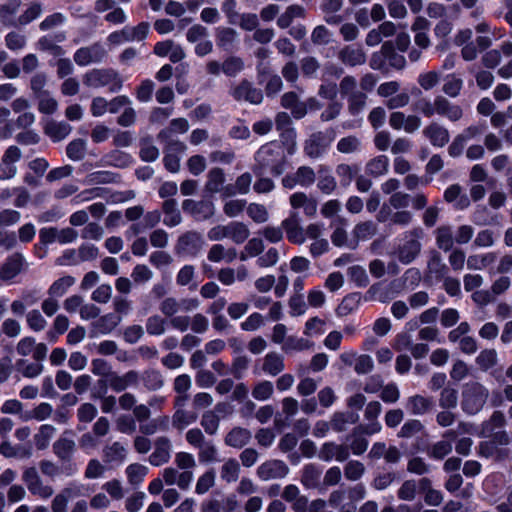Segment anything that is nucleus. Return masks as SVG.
<instances>
[{
    "label": "nucleus",
    "mask_w": 512,
    "mask_h": 512,
    "mask_svg": "<svg viewBox=\"0 0 512 512\" xmlns=\"http://www.w3.org/2000/svg\"><path fill=\"white\" fill-rule=\"evenodd\" d=\"M349 456V447L345 444H336L335 442L324 443L318 453V457L325 462H329L333 458L339 462H344Z\"/></svg>",
    "instance_id": "obj_16"
},
{
    "label": "nucleus",
    "mask_w": 512,
    "mask_h": 512,
    "mask_svg": "<svg viewBox=\"0 0 512 512\" xmlns=\"http://www.w3.org/2000/svg\"><path fill=\"white\" fill-rule=\"evenodd\" d=\"M435 114L446 117L452 122L460 120L463 110L459 105L453 104L445 96L437 95L433 100Z\"/></svg>",
    "instance_id": "obj_13"
},
{
    "label": "nucleus",
    "mask_w": 512,
    "mask_h": 512,
    "mask_svg": "<svg viewBox=\"0 0 512 512\" xmlns=\"http://www.w3.org/2000/svg\"><path fill=\"white\" fill-rule=\"evenodd\" d=\"M182 209L190 213L195 220L205 221L211 219L215 215V205L210 200L195 201L186 199L182 203Z\"/></svg>",
    "instance_id": "obj_10"
},
{
    "label": "nucleus",
    "mask_w": 512,
    "mask_h": 512,
    "mask_svg": "<svg viewBox=\"0 0 512 512\" xmlns=\"http://www.w3.org/2000/svg\"><path fill=\"white\" fill-rule=\"evenodd\" d=\"M240 470L241 468L238 461L234 458H229L221 466V479L226 483L236 482L239 478Z\"/></svg>",
    "instance_id": "obj_41"
},
{
    "label": "nucleus",
    "mask_w": 512,
    "mask_h": 512,
    "mask_svg": "<svg viewBox=\"0 0 512 512\" xmlns=\"http://www.w3.org/2000/svg\"><path fill=\"white\" fill-rule=\"evenodd\" d=\"M335 138V131L329 128L325 131H317L309 135L304 142V153L312 159L321 157Z\"/></svg>",
    "instance_id": "obj_4"
},
{
    "label": "nucleus",
    "mask_w": 512,
    "mask_h": 512,
    "mask_svg": "<svg viewBox=\"0 0 512 512\" xmlns=\"http://www.w3.org/2000/svg\"><path fill=\"white\" fill-rule=\"evenodd\" d=\"M285 368L283 357L276 353L270 352L264 357L262 369L265 373L276 376Z\"/></svg>",
    "instance_id": "obj_34"
},
{
    "label": "nucleus",
    "mask_w": 512,
    "mask_h": 512,
    "mask_svg": "<svg viewBox=\"0 0 512 512\" xmlns=\"http://www.w3.org/2000/svg\"><path fill=\"white\" fill-rule=\"evenodd\" d=\"M139 144V156L142 161L153 162L158 159L160 152L159 149L154 145L153 138L151 136L141 138Z\"/></svg>",
    "instance_id": "obj_38"
},
{
    "label": "nucleus",
    "mask_w": 512,
    "mask_h": 512,
    "mask_svg": "<svg viewBox=\"0 0 512 512\" xmlns=\"http://www.w3.org/2000/svg\"><path fill=\"white\" fill-rule=\"evenodd\" d=\"M229 238L235 244H242L250 236V230L248 226L239 221H233L229 223Z\"/></svg>",
    "instance_id": "obj_43"
},
{
    "label": "nucleus",
    "mask_w": 512,
    "mask_h": 512,
    "mask_svg": "<svg viewBox=\"0 0 512 512\" xmlns=\"http://www.w3.org/2000/svg\"><path fill=\"white\" fill-rule=\"evenodd\" d=\"M35 97L38 99V110L41 113L52 114L57 110V101L47 91H39Z\"/></svg>",
    "instance_id": "obj_50"
},
{
    "label": "nucleus",
    "mask_w": 512,
    "mask_h": 512,
    "mask_svg": "<svg viewBox=\"0 0 512 512\" xmlns=\"http://www.w3.org/2000/svg\"><path fill=\"white\" fill-rule=\"evenodd\" d=\"M382 51L386 60L389 62L390 67L397 70L404 69L406 66V59L395 51V46L392 41L384 42L382 44Z\"/></svg>",
    "instance_id": "obj_32"
},
{
    "label": "nucleus",
    "mask_w": 512,
    "mask_h": 512,
    "mask_svg": "<svg viewBox=\"0 0 512 512\" xmlns=\"http://www.w3.org/2000/svg\"><path fill=\"white\" fill-rule=\"evenodd\" d=\"M496 260L494 253L485 255H471L467 259V267L472 270H481L492 264Z\"/></svg>",
    "instance_id": "obj_56"
},
{
    "label": "nucleus",
    "mask_w": 512,
    "mask_h": 512,
    "mask_svg": "<svg viewBox=\"0 0 512 512\" xmlns=\"http://www.w3.org/2000/svg\"><path fill=\"white\" fill-rule=\"evenodd\" d=\"M121 321L122 317L120 315L108 313L101 316L96 322H94L93 326L99 333L109 334L120 324Z\"/></svg>",
    "instance_id": "obj_39"
},
{
    "label": "nucleus",
    "mask_w": 512,
    "mask_h": 512,
    "mask_svg": "<svg viewBox=\"0 0 512 512\" xmlns=\"http://www.w3.org/2000/svg\"><path fill=\"white\" fill-rule=\"evenodd\" d=\"M205 240L203 235L195 230L181 234L175 244V253L180 256H197L203 249Z\"/></svg>",
    "instance_id": "obj_6"
},
{
    "label": "nucleus",
    "mask_w": 512,
    "mask_h": 512,
    "mask_svg": "<svg viewBox=\"0 0 512 512\" xmlns=\"http://www.w3.org/2000/svg\"><path fill=\"white\" fill-rule=\"evenodd\" d=\"M86 152V142L83 139H76L70 142L66 148L67 156L73 161L82 160Z\"/></svg>",
    "instance_id": "obj_63"
},
{
    "label": "nucleus",
    "mask_w": 512,
    "mask_h": 512,
    "mask_svg": "<svg viewBox=\"0 0 512 512\" xmlns=\"http://www.w3.org/2000/svg\"><path fill=\"white\" fill-rule=\"evenodd\" d=\"M489 390L478 381H469L462 386L461 408L468 415H476L487 403Z\"/></svg>",
    "instance_id": "obj_2"
},
{
    "label": "nucleus",
    "mask_w": 512,
    "mask_h": 512,
    "mask_svg": "<svg viewBox=\"0 0 512 512\" xmlns=\"http://www.w3.org/2000/svg\"><path fill=\"white\" fill-rule=\"evenodd\" d=\"M72 127L66 122L47 121L45 133L54 141H60L69 135Z\"/></svg>",
    "instance_id": "obj_35"
},
{
    "label": "nucleus",
    "mask_w": 512,
    "mask_h": 512,
    "mask_svg": "<svg viewBox=\"0 0 512 512\" xmlns=\"http://www.w3.org/2000/svg\"><path fill=\"white\" fill-rule=\"evenodd\" d=\"M282 227L285 230L287 239L291 243L301 245L305 242L306 237L304 229L300 224L298 212H291L290 215L282 221Z\"/></svg>",
    "instance_id": "obj_12"
},
{
    "label": "nucleus",
    "mask_w": 512,
    "mask_h": 512,
    "mask_svg": "<svg viewBox=\"0 0 512 512\" xmlns=\"http://www.w3.org/2000/svg\"><path fill=\"white\" fill-rule=\"evenodd\" d=\"M322 469L316 464H307L302 469L301 483L308 489L319 487Z\"/></svg>",
    "instance_id": "obj_27"
},
{
    "label": "nucleus",
    "mask_w": 512,
    "mask_h": 512,
    "mask_svg": "<svg viewBox=\"0 0 512 512\" xmlns=\"http://www.w3.org/2000/svg\"><path fill=\"white\" fill-rule=\"evenodd\" d=\"M127 448L119 441L104 446L102 458L106 464H121L127 457Z\"/></svg>",
    "instance_id": "obj_20"
},
{
    "label": "nucleus",
    "mask_w": 512,
    "mask_h": 512,
    "mask_svg": "<svg viewBox=\"0 0 512 512\" xmlns=\"http://www.w3.org/2000/svg\"><path fill=\"white\" fill-rule=\"evenodd\" d=\"M24 262L25 259L19 252L8 256L0 266V280L7 282L14 279L22 271Z\"/></svg>",
    "instance_id": "obj_15"
},
{
    "label": "nucleus",
    "mask_w": 512,
    "mask_h": 512,
    "mask_svg": "<svg viewBox=\"0 0 512 512\" xmlns=\"http://www.w3.org/2000/svg\"><path fill=\"white\" fill-rule=\"evenodd\" d=\"M79 489L76 487H67L63 489L59 494L55 496L52 501V511L53 512H66L67 504L69 500L73 497L79 495Z\"/></svg>",
    "instance_id": "obj_33"
},
{
    "label": "nucleus",
    "mask_w": 512,
    "mask_h": 512,
    "mask_svg": "<svg viewBox=\"0 0 512 512\" xmlns=\"http://www.w3.org/2000/svg\"><path fill=\"white\" fill-rule=\"evenodd\" d=\"M108 56V51L100 42L81 47L74 53V61L79 66H87L92 63H101Z\"/></svg>",
    "instance_id": "obj_8"
},
{
    "label": "nucleus",
    "mask_w": 512,
    "mask_h": 512,
    "mask_svg": "<svg viewBox=\"0 0 512 512\" xmlns=\"http://www.w3.org/2000/svg\"><path fill=\"white\" fill-rule=\"evenodd\" d=\"M458 391L452 387H444L440 393L439 405L444 409H452L457 406Z\"/></svg>",
    "instance_id": "obj_58"
},
{
    "label": "nucleus",
    "mask_w": 512,
    "mask_h": 512,
    "mask_svg": "<svg viewBox=\"0 0 512 512\" xmlns=\"http://www.w3.org/2000/svg\"><path fill=\"white\" fill-rule=\"evenodd\" d=\"M65 39L64 33H58L54 37L44 36L38 40L37 46L40 51L59 57L64 55L65 51L57 43Z\"/></svg>",
    "instance_id": "obj_24"
},
{
    "label": "nucleus",
    "mask_w": 512,
    "mask_h": 512,
    "mask_svg": "<svg viewBox=\"0 0 512 512\" xmlns=\"http://www.w3.org/2000/svg\"><path fill=\"white\" fill-rule=\"evenodd\" d=\"M225 183V173L219 167L212 168L207 174V181L205 183V191L215 194L221 191Z\"/></svg>",
    "instance_id": "obj_31"
},
{
    "label": "nucleus",
    "mask_w": 512,
    "mask_h": 512,
    "mask_svg": "<svg viewBox=\"0 0 512 512\" xmlns=\"http://www.w3.org/2000/svg\"><path fill=\"white\" fill-rule=\"evenodd\" d=\"M475 361L480 370L486 372L497 364V351L495 349H484L479 353Z\"/></svg>",
    "instance_id": "obj_45"
},
{
    "label": "nucleus",
    "mask_w": 512,
    "mask_h": 512,
    "mask_svg": "<svg viewBox=\"0 0 512 512\" xmlns=\"http://www.w3.org/2000/svg\"><path fill=\"white\" fill-rule=\"evenodd\" d=\"M427 270L436 279H443L447 276L448 266L443 262L440 252L433 250L430 252L427 262Z\"/></svg>",
    "instance_id": "obj_29"
},
{
    "label": "nucleus",
    "mask_w": 512,
    "mask_h": 512,
    "mask_svg": "<svg viewBox=\"0 0 512 512\" xmlns=\"http://www.w3.org/2000/svg\"><path fill=\"white\" fill-rule=\"evenodd\" d=\"M166 320L159 315H152L146 320V331L151 336H159L165 332Z\"/></svg>",
    "instance_id": "obj_62"
},
{
    "label": "nucleus",
    "mask_w": 512,
    "mask_h": 512,
    "mask_svg": "<svg viewBox=\"0 0 512 512\" xmlns=\"http://www.w3.org/2000/svg\"><path fill=\"white\" fill-rule=\"evenodd\" d=\"M197 419L198 413L196 411L186 410L185 408L177 409L172 416V425L176 429L182 430L196 422Z\"/></svg>",
    "instance_id": "obj_36"
},
{
    "label": "nucleus",
    "mask_w": 512,
    "mask_h": 512,
    "mask_svg": "<svg viewBox=\"0 0 512 512\" xmlns=\"http://www.w3.org/2000/svg\"><path fill=\"white\" fill-rule=\"evenodd\" d=\"M75 283V278L67 275L56 280L49 288V295L51 297L63 296L69 287Z\"/></svg>",
    "instance_id": "obj_55"
},
{
    "label": "nucleus",
    "mask_w": 512,
    "mask_h": 512,
    "mask_svg": "<svg viewBox=\"0 0 512 512\" xmlns=\"http://www.w3.org/2000/svg\"><path fill=\"white\" fill-rule=\"evenodd\" d=\"M126 475L131 485H139L148 473V468L142 464L133 463L127 466Z\"/></svg>",
    "instance_id": "obj_53"
},
{
    "label": "nucleus",
    "mask_w": 512,
    "mask_h": 512,
    "mask_svg": "<svg viewBox=\"0 0 512 512\" xmlns=\"http://www.w3.org/2000/svg\"><path fill=\"white\" fill-rule=\"evenodd\" d=\"M436 246L439 250L449 252L454 248L455 237L451 225H441L434 230Z\"/></svg>",
    "instance_id": "obj_21"
},
{
    "label": "nucleus",
    "mask_w": 512,
    "mask_h": 512,
    "mask_svg": "<svg viewBox=\"0 0 512 512\" xmlns=\"http://www.w3.org/2000/svg\"><path fill=\"white\" fill-rule=\"evenodd\" d=\"M360 299L361 297L359 293H351L345 296L336 309L337 315L344 317L352 313L357 309Z\"/></svg>",
    "instance_id": "obj_46"
},
{
    "label": "nucleus",
    "mask_w": 512,
    "mask_h": 512,
    "mask_svg": "<svg viewBox=\"0 0 512 512\" xmlns=\"http://www.w3.org/2000/svg\"><path fill=\"white\" fill-rule=\"evenodd\" d=\"M338 59L346 66L355 67L365 64L367 56L361 47L347 45L338 52Z\"/></svg>",
    "instance_id": "obj_18"
},
{
    "label": "nucleus",
    "mask_w": 512,
    "mask_h": 512,
    "mask_svg": "<svg viewBox=\"0 0 512 512\" xmlns=\"http://www.w3.org/2000/svg\"><path fill=\"white\" fill-rule=\"evenodd\" d=\"M251 438L252 434L250 430L236 426L227 433L224 438V443L229 447L241 449L250 442Z\"/></svg>",
    "instance_id": "obj_22"
},
{
    "label": "nucleus",
    "mask_w": 512,
    "mask_h": 512,
    "mask_svg": "<svg viewBox=\"0 0 512 512\" xmlns=\"http://www.w3.org/2000/svg\"><path fill=\"white\" fill-rule=\"evenodd\" d=\"M478 454L485 458L495 457L502 460L508 456V451L499 449L491 440L483 441L478 446Z\"/></svg>",
    "instance_id": "obj_47"
},
{
    "label": "nucleus",
    "mask_w": 512,
    "mask_h": 512,
    "mask_svg": "<svg viewBox=\"0 0 512 512\" xmlns=\"http://www.w3.org/2000/svg\"><path fill=\"white\" fill-rule=\"evenodd\" d=\"M200 425L208 435H215L219 429L220 418L213 411H206L203 413Z\"/></svg>",
    "instance_id": "obj_52"
},
{
    "label": "nucleus",
    "mask_w": 512,
    "mask_h": 512,
    "mask_svg": "<svg viewBox=\"0 0 512 512\" xmlns=\"http://www.w3.org/2000/svg\"><path fill=\"white\" fill-rule=\"evenodd\" d=\"M243 69L244 62L237 56H230L222 63V72L228 77L237 76Z\"/></svg>",
    "instance_id": "obj_54"
},
{
    "label": "nucleus",
    "mask_w": 512,
    "mask_h": 512,
    "mask_svg": "<svg viewBox=\"0 0 512 512\" xmlns=\"http://www.w3.org/2000/svg\"><path fill=\"white\" fill-rule=\"evenodd\" d=\"M367 95L363 91L353 93L347 97V109L350 115L357 116L366 107Z\"/></svg>",
    "instance_id": "obj_44"
},
{
    "label": "nucleus",
    "mask_w": 512,
    "mask_h": 512,
    "mask_svg": "<svg viewBox=\"0 0 512 512\" xmlns=\"http://www.w3.org/2000/svg\"><path fill=\"white\" fill-rule=\"evenodd\" d=\"M423 135L434 147L442 148L450 140L449 131L438 122H431L422 131Z\"/></svg>",
    "instance_id": "obj_17"
},
{
    "label": "nucleus",
    "mask_w": 512,
    "mask_h": 512,
    "mask_svg": "<svg viewBox=\"0 0 512 512\" xmlns=\"http://www.w3.org/2000/svg\"><path fill=\"white\" fill-rule=\"evenodd\" d=\"M453 445L450 440L441 439L430 445L426 453L429 458L434 460H443L447 455L452 452Z\"/></svg>",
    "instance_id": "obj_37"
},
{
    "label": "nucleus",
    "mask_w": 512,
    "mask_h": 512,
    "mask_svg": "<svg viewBox=\"0 0 512 512\" xmlns=\"http://www.w3.org/2000/svg\"><path fill=\"white\" fill-rule=\"evenodd\" d=\"M83 83L92 88L110 86L111 92H117L122 88V79L117 71L111 68L92 69L83 77Z\"/></svg>",
    "instance_id": "obj_3"
},
{
    "label": "nucleus",
    "mask_w": 512,
    "mask_h": 512,
    "mask_svg": "<svg viewBox=\"0 0 512 512\" xmlns=\"http://www.w3.org/2000/svg\"><path fill=\"white\" fill-rule=\"evenodd\" d=\"M441 79V75L437 71H428L418 76L417 82L422 89L429 91L436 87Z\"/></svg>",
    "instance_id": "obj_64"
},
{
    "label": "nucleus",
    "mask_w": 512,
    "mask_h": 512,
    "mask_svg": "<svg viewBox=\"0 0 512 512\" xmlns=\"http://www.w3.org/2000/svg\"><path fill=\"white\" fill-rule=\"evenodd\" d=\"M462 88L463 80L455 77V75H450L443 84L442 91L448 97L456 98L460 95Z\"/></svg>",
    "instance_id": "obj_59"
},
{
    "label": "nucleus",
    "mask_w": 512,
    "mask_h": 512,
    "mask_svg": "<svg viewBox=\"0 0 512 512\" xmlns=\"http://www.w3.org/2000/svg\"><path fill=\"white\" fill-rule=\"evenodd\" d=\"M256 473L262 481L282 479L289 473V467L282 460L272 459L263 462Z\"/></svg>",
    "instance_id": "obj_11"
},
{
    "label": "nucleus",
    "mask_w": 512,
    "mask_h": 512,
    "mask_svg": "<svg viewBox=\"0 0 512 512\" xmlns=\"http://www.w3.org/2000/svg\"><path fill=\"white\" fill-rule=\"evenodd\" d=\"M142 382L148 391H157L164 386V379L160 371L148 369L142 374Z\"/></svg>",
    "instance_id": "obj_40"
},
{
    "label": "nucleus",
    "mask_w": 512,
    "mask_h": 512,
    "mask_svg": "<svg viewBox=\"0 0 512 512\" xmlns=\"http://www.w3.org/2000/svg\"><path fill=\"white\" fill-rule=\"evenodd\" d=\"M332 32L324 25L316 26L311 33V42L316 46H325L331 42Z\"/></svg>",
    "instance_id": "obj_60"
},
{
    "label": "nucleus",
    "mask_w": 512,
    "mask_h": 512,
    "mask_svg": "<svg viewBox=\"0 0 512 512\" xmlns=\"http://www.w3.org/2000/svg\"><path fill=\"white\" fill-rule=\"evenodd\" d=\"M229 93L237 102L259 105L264 100L263 91L255 87L248 79H242L238 84L232 86Z\"/></svg>",
    "instance_id": "obj_7"
},
{
    "label": "nucleus",
    "mask_w": 512,
    "mask_h": 512,
    "mask_svg": "<svg viewBox=\"0 0 512 512\" xmlns=\"http://www.w3.org/2000/svg\"><path fill=\"white\" fill-rule=\"evenodd\" d=\"M408 234L411 238L405 241L398 249V259L403 264L413 262L419 256L422 249V245L419 241L423 235L422 229L414 228L409 231Z\"/></svg>",
    "instance_id": "obj_9"
},
{
    "label": "nucleus",
    "mask_w": 512,
    "mask_h": 512,
    "mask_svg": "<svg viewBox=\"0 0 512 512\" xmlns=\"http://www.w3.org/2000/svg\"><path fill=\"white\" fill-rule=\"evenodd\" d=\"M306 16V10L301 5H290L285 11L278 17L277 25L281 29L288 28L295 18H304Z\"/></svg>",
    "instance_id": "obj_30"
},
{
    "label": "nucleus",
    "mask_w": 512,
    "mask_h": 512,
    "mask_svg": "<svg viewBox=\"0 0 512 512\" xmlns=\"http://www.w3.org/2000/svg\"><path fill=\"white\" fill-rule=\"evenodd\" d=\"M382 429L380 423L373 424H360L353 428L350 435L347 437L349 441V451L354 455H362L368 448V440L365 435H373L379 433Z\"/></svg>",
    "instance_id": "obj_5"
},
{
    "label": "nucleus",
    "mask_w": 512,
    "mask_h": 512,
    "mask_svg": "<svg viewBox=\"0 0 512 512\" xmlns=\"http://www.w3.org/2000/svg\"><path fill=\"white\" fill-rule=\"evenodd\" d=\"M434 402L432 398L422 395H414L407 399L406 408L412 415H424L432 410Z\"/></svg>",
    "instance_id": "obj_25"
},
{
    "label": "nucleus",
    "mask_w": 512,
    "mask_h": 512,
    "mask_svg": "<svg viewBox=\"0 0 512 512\" xmlns=\"http://www.w3.org/2000/svg\"><path fill=\"white\" fill-rule=\"evenodd\" d=\"M172 444L168 437H158L154 442V451L149 456V462L152 466H161L166 464L171 458Z\"/></svg>",
    "instance_id": "obj_14"
},
{
    "label": "nucleus",
    "mask_w": 512,
    "mask_h": 512,
    "mask_svg": "<svg viewBox=\"0 0 512 512\" xmlns=\"http://www.w3.org/2000/svg\"><path fill=\"white\" fill-rule=\"evenodd\" d=\"M162 210L165 214L163 222L166 226L175 227L182 222V216L175 199L165 200L162 204Z\"/></svg>",
    "instance_id": "obj_28"
},
{
    "label": "nucleus",
    "mask_w": 512,
    "mask_h": 512,
    "mask_svg": "<svg viewBox=\"0 0 512 512\" xmlns=\"http://www.w3.org/2000/svg\"><path fill=\"white\" fill-rule=\"evenodd\" d=\"M237 256L238 254L235 248H225L222 244L212 245L207 253V259L213 263L221 261L231 263L237 258Z\"/></svg>",
    "instance_id": "obj_26"
},
{
    "label": "nucleus",
    "mask_w": 512,
    "mask_h": 512,
    "mask_svg": "<svg viewBox=\"0 0 512 512\" xmlns=\"http://www.w3.org/2000/svg\"><path fill=\"white\" fill-rule=\"evenodd\" d=\"M106 384L108 383L111 389L115 392L125 391L130 386H137L139 381V373L135 370H130L126 372L124 375H118L117 373L111 374V377L108 378Z\"/></svg>",
    "instance_id": "obj_19"
},
{
    "label": "nucleus",
    "mask_w": 512,
    "mask_h": 512,
    "mask_svg": "<svg viewBox=\"0 0 512 512\" xmlns=\"http://www.w3.org/2000/svg\"><path fill=\"white\" fill-rule=\"evenodd\" d=\"M198 449V459L200 463H212L217 461L218 451L212 441H206Z\"/></svg>",
    "instance_id": "obj_61"
},
{
    "label": "nucleus",
    "mask_w": 512,
    "mask_h": 512,
    "mask_svg": "<svg viewBox=\"0 0 512 512\" xmlns=\"http://www.w3.org/2000/svg\"><path fill=\"white\" fill-rule=\"evenodd\" d=\"M238 37V33L235 29L230 27H219L216 29V40L217 45L220 48L228 49L232 46Z\"/></svg>",
    "instance_id": "obj_48"
},
{
    "label": "nucleus",
    "mask_w": 512,
    "mask_h": 512,
    "mask_svg": "<svg viewBox=\"0 0 512 512\" xmlns=\"http://www.w3.org/2000/svg\"><path fill=\"white\" fill-rule=\"evenodd\" d=\"M256 165L253 171L256 176H262L264 170L269 168L274 176L281 175L285 170V156L280 148L273 144L263 145L256 153Z\"/></svg>",
    "instance_id": "obj_1"
},
{
    "label": "nucleus",
    "mask_w": 512,
    "mask_h": 512,
    "mask_svg": "<svg viewBox=\"0 0 512 512\" xmlns=\"http://www.w3.org/2000/svg\"><path fill=\"white\" fill-rule=\"evenodd\" d=\"M389 160L385 155H379L377 157L372 158L366 164V173L373 176L378 177L384 175L388 171Z\"/></svg>",
    "instance_id": "obj_42"
},
{
    "label": "nucleus",
    "mask_w": 512,
    "mask_h": 512,
    "mask_svg": "<svg viewBox=\"0 0 512 512\" xmlns=\"http://www.w3.org/2000/svg\"><path fill=\"white\" fill-rule=\"evenodd\" d=\"M55 454L62 460H69L75 450V442L72 439L61 437L54 445Z\"/></svg>",
    "instance_id": "obj_49"
},
{
    "label": "nucleus",
    "mask_w": 512,
    "mask_h": 512,
    "mask_svg": "<svg viewBox=\"0 0 512 512\" xmlns=\"http://www.w3.org/2000/svg\"><path fill=\"white\" fill-rule=\"evenodd\" d=\"M336 147L342 154L356 153L361 149V140L355 135H349L341 138Z\"/></svg>",
    "instance_id": "obj_51"
},
{
    "label": "nucleus",
    "mask_w": 512,
    "mask_h": 512,
    "mask_svg": "<svg viewBox=\"0 0 512 512\" xmlns=\"http://www.w3.org/2000/svg\"><path fill=\"white\" fill-rule=\"evenodd\" d=\"M366 468L363 463L357 460H350L344 466V475L350 481L359 480L365 473Z\"/></svg>",
    "instance_id": "obj_57"
},
{
    "label": "nucleus",
    "mask_w": 512,
    "mask_h": 512,
    "mask_svg": "<svg viewBox=\"0 0 512 512\" xmlns=\"http://www.w3.org/2000/svg\"><path fill=\"white\" fill-rule=\"evenodd\" d=\"M281 106L291 110V114L295 119H302L306 115V106L299 100L298 95L293 92H286L281 97Z\"/></svg>",
    "instance_id": "obj_23"
}]
</instances>
